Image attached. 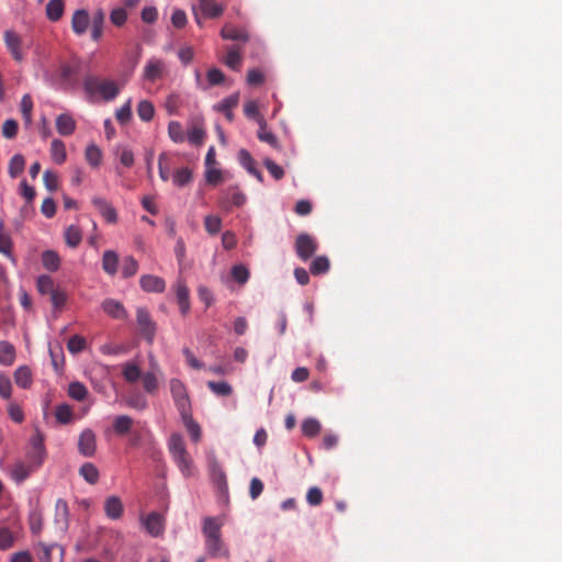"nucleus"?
Returning a JSON list of instances; mask_svg holds the SVG:
<instances>
[{
	"label": "nucleus",
	"mask_w": 562,
	"mask_h": 562,
	"mask_svg": "<svg viewBox=\"0 0 562 562\" xmlns=\"http://www.w3.org/2000/svg\"><path fill=\"white\" fill-rule=\"evenodd\" d=\"M168 449L173 462L184 476H191L194 472L193 460L187 451L183 437L180 434H172L168 441Z\"/></svg>",
	"instance_id": "f257e3e1"
},
{
	"label": "nucleus",
	"mask_w": 562,
	"mask_h": 562,
	"mask_svg": "<svg viewBox=\"0 0 562 562\" xmlns=\"http://www.w3.org/2000/svg\"><path fill=\"white\" fill-rule=\"evenodd\" d=\"M170 393L181 417H188L191 402L184 383L173 378L169 381Z\"/></svg>",
	"instance_id": "f03ea898"
},
{
	"label": "nucleus",
	"mask_w": 562,
	"mask_h": 562,
	"mask_svg": "<svg viewBox=\"0 0 562 562\" xmlns=\"http://www.w3.org/2000/svg\"><path fill=\"white\" fill-rule=\"evenodd\" d=\"M82 89L91 103L105 101V79L88 74L83 78Z\"/></svg>",
	"instance_id": "7ed1b4c3"
},
{
	"label": "nucleus",
	"mask_w": 562,
	"mask_h": 562,
	"mask_svg": "<svg viewBox=\"0 0 562 562\" xmlns=\"http://www.w3.org/2000/svg\"><path fill=\"white\" fill-rule=\"evenodd\" d=\"M296 256L302 261H307L318 249L317 240L307 233H301L296 236L294 244Z\"/></svg>",
	"instance_id": "20e7f679"
},
{
	"label": "nucleus",
	"mask_w": 562,
	"mask_h": 562,
	"mask_svg": "<svg viewBox=\"0 0 562 562\" xmlns=\"http://www.w3.org/2000/svg\"><path fill=\"white\" fill-rule=\"evenodd\" d=\"M136 323L140 335L146 339L148 344H153L157 330V325L151 318L147 308L137 307Z\"/></svg>",
	"instance_id": "39448f33"
},
{
	"label": "nucleus",
	"mask_w": 562,
	"mask_h": 562,
	"mask_svg": "<svg viewBox=\"0 0 562 562\" xmlns=\"http://www.w3.org/2000/svg\"><path fill=\"white\" fill-rule=\"evenodd\" d=\"M82 65L76 63L74 65L63 64L59 67L58 78L63 85H66L72 89L79 86V79L76 77L81 72Z\"/></svg>",
	"instance_id": "423d86ee"
},
{
	"label": "nucleus",
	"mask_w": 562,
	"mask_h": 562,
	"mask_svg": "<svg viewBox=\"0 0 562 562\" xmlns=\"http://www.w3.org/2000/svg\"><path fill=\"white\" fill-rule=\"evenodd\" d=\"M166 71V64L162 59L151 57L144 67L143 78L146 81L155 82L162 78Z\"/></svg>",
	"instance_id": "0eeeda50"
},
{
	"label": "nucleus",
	"mask_w": 562,
	"mask_h": 562,
	"mask_svg": "<svg viewBox=\"0 0 562 562\" xmlns=\"http://www.w3.org/2000/svg\"><path fill=\"white\" fill-rule=\"evenodd\" d=\"M97 448L95 435L90 428H86L81 431L78 439L79 453L86 458H90L94 454Z\"/></svg>",
	"instance_id": "6e6552de"
},
{
	"label": "nucleus",
	"mask_w": 562,
	"mask_h": 562,
	"mask_svg": "<svg viewBox=\"0 0 562 562\" xmlns=\"http://www.w3.org/2000/svg\"><path fill=\"white\" fill-rule=\"evenodd\" d=\"M90 24H92V19H90L88 10L77 9L74 12L71 19V29L76 35H83L88 31Z\"/></svg>",
	"instance_id": "1a4fd4ad"
},
{
	"label": "nucleus",
	"mask_w": 562,
	"mask_h": 562,
	"mask_svg": "<svg viewBox=\"0 0 562 562\" xmlns=\"http://www.w3.org/2000/svg\"><path fill=\"white\" fill-rule=\"evenodd\" d=\"M139 286L148 293H162L166 289V282L158 276L143 274L139 279Z\"/></svg>",
	"instance_id": "9d476101"
},
{
	"label": "nucleus",
	"mask_w": 562,
	"mask_h": 562,
	"mask_svg": "<svg viewBox=\"0 0 562 562\" xmlns=\"http://www.w3.org/2000/svg\"><path fill=\"white\" fill-rule=\"evenodd\" d=\"M4 43L13 59L21 61L23 59V53L21 49V37L19 34L12 30H7L4 32Z\"/></svg>",
	"instance_id": "9b49d317"
},
{
	"label": "nucleus",
	"mask_w": 562,
	"mask_h": 562,
	"mask_svg": "<svg viewBox=\"0 0 562 562\" xmlns=\"http://www.w3.org/2000/svg\"><path fill=\"white\" fill-rule=\"evenodd\" d=\"M205 549L212 558H228L229 551L222 537L205 538Z\"/></svg>",
	"instance_id": "f8f14e48"
},
{
	"label": "nucleus",
	"mask_w": 562,
	"mask_h": 562,
	"mask_svg": "<svg viewBox=\"0 0 562 562\" xmlns=\"http://www.w3.org/2000/svg\"><path fill=\"white\" fill-rule=\"evenodd\" d=\"M176 299L182 315H187L190 311V291L183 280L176 283Z\"/></svg>",
	"instance_id": "ddd939ff"
},
{
	"label": "nucleus",
	"mask_w": 562,
	"mask_h": 562,
	"mask_svg": "<svg viewBox=\"0 0 562 562\" xmlns=\"http://www.w3.org/2000/svg\"><path fill=\"white\" fill-rule=\"evenodd\" d=\"M120 368L124 381L130 384L136 383L143 375L142 368L135 360L123 362Z\"/></svg>",
	"instance_id": "4468645a"
},
{
	"label": "nucleus",
	"mask_w": 562,
	"mask_h": 562,
	"mask_svg": "<svg viewBox=\"0 0 562 562\" xmlns=\"http://www.w3.org/2000/svg\"><path fill=\"white\" fill-rule=\"evenodd\" d=\"M221 37L228 41L248 42L249 34L245 27H236L233 24L226 23L221 30Z\"/></svg>",
	"instance_id": "2eb2a0df"
},
{
	"label": "nucleus",
	"mask_w": 562,
	"mask_h": 562,
	"mask_svg": "<svg viewBox=\"0 0 562 562\" xmlns=\"http://www.w3.org/2000/svg\"><path fill=\"white\" fill-rule=\"evenodd\" d=\"M48 352L54 371L58 375H61L65 370V355L61 345L58 342L56 345H49Z\"/></svg>",
	"instance_id": "dca6fc26"
},
{
	"label": "nucleus",
	"mask_w": 562,
	"mask_h": 562,
	"mask_svg": "<svg viewBox=\"0 0 562 562\" xmlns=\"http://www.w3.org/2000/svg\"><path fill=\"white\" fill-rule=\"evenodd\" d=\"M56 128L61 136H69L76 130V122L68 113H61L56 119Z\"/></svg>",
	"instance_id": "f3484780"
},
{
	"label": "nucleus",
	"mask_w": 562,
	"mask_h": 562,
	"mask_svg": "<svg viewBox=\"0 0 562 562\" xmlns=\"http://www.w3.org/2000/svg\"><path fill=\"white\" fill-rule=\"evenodd\" d=\"M144 525L148 533L158 537L164 531L162 517L158 513H150L144 520Z\"/></svg>",
	"instance_id": "a211bd4d"
},
{
	"label": "nucleus",
	"mask_w": 562,
	"mask_h": 562,
	"mask_svg": "<svg viewBox=\"0 0 562 562\" xmlns=\"http://www.w3.org/2000/svg\"><path fill=\"white\" fill-rule=\"evenodd\" d=\"M222 526L223 521L218 517H205L203 519L202 532L205 538L222 537Z\"/></svg>",
	"instance_id": "6ab92c4d"
},
{
	"label": "nucleus",
	"mask_w": 562,
	"mask_h": 562,
	"mask_svg": "<svg viewBox=\"0 0 562 562\" xmlns=\"http://www.w3.org/2000/svg\"><path fill=\"white\" fill-rule=\"evenodd\" d=\"M14 382L19 387L23 390H29L33 383V375L31 369L27 366H20L14 371Z\"/></svg>",
	"instance_id": "aec40b11"
},
{
	"label": "nucleus",
	"mask_w": 562,
	"mask_h": 562,
	"mask_svg": "<svg viewBox=\"0 0 562 562\" xmlns=\"http://www.w3.org/2000/svg\"><path fill=\"white\" fill-rule=\"evenodd\" d=\"M105 13L102 8H99L92 18L91 24V38L99 42L103 35Z\"/></svg>",
	"instance_id": "412c9836"
},
{
	"label": "nucleus",
	"mask_w": 562,
	"mask_h": 562,
	"mask_svg": "<svg viewBox=\"0 0 562 562\" xmlns=\"http://www.w3.org/2000/svg\"><path fill=\"white\" fill-rule=\"evenodd\" d=\"M238 102H239V94L238 93H233V94L228 95L227 98L223 99L216 105V109L220 112H223L225 117L229 122H232L233 119H234V114H233L232 110L237 106Z\"/></svg>",
	"instance_id": "4be33fe9"
},
{
	"label": "nucleus",
	"mask_w": 562,
	"mask_h": 562,
	"mask_svg": "<svg viewBox=\"0 0 562 562\" xmlns=\"http://www.w3.org/2000/svg\"><path fill=\"white\" fill-rule=\"evenodd\" d=\"M43 267L49 272H56L60 267V257L57 251L47 249L41 256Z\"/></svg>",
	"instance_id": "5701e85b"
},
{
	"label": "nucleus",
	"mask_w": 562,
	"mask_h": 562,
	"mask_svg": "<svg viewBox=\"0 0 562 562\" xmlns=\"http://www.w3.org/2000/svg\"><path fill=\"white\" fill-rule=\"evenodd\" d=\"M199 7L201 12L211 19L218 18L224 12V7L214 0H199Z\"/></svg>",
	"instance_id": "b1692460"
},
{
	"label": "nucleus",
	"mask_w": 562,
	"mask_h": 562,
	"mask_svg": "<svg viewBox=\"0 0 562 562\" xmlns=\"http://www.w3.org/2000/svg\"><path fill=\"white\" fill-rule=\"evenodd\" d=\"M124 401L128 407L137 411H144L148 406L146 396L139 391L131 392L130 394L126 395Z\"/></svg>",
	"instance_id": "393cba45"
},
{
	"label": "nucleus",
	"mask_w": 562,
	"mask_h": 562,
	"mask_svg": "<svg viewBox=\"0 0 562 562\" xmlns=\"http://www.w3.org/2000/svg\"><path fill=\"white\" fill-rule=\"evenodd\" d=\"M33 467L25 465L23 462H16L11 471V477L15 481L16 484L23 483L34 471Z\"/></svg>",
	"instance_id": "a878e982"
},
{
	"label": "nucleus",
	"mask_w": 562,
	"mask_h": 562,
	"mask_svg": "<svg viewBox=\"0 0 562 562\" xmlns=\"http://www.w3.org/2000/svg\"><path fill=\"white\" fill-rule=\"evenodd\" d=\"M64 1L63 0H49L46 4V16L52 22H57L64 14Z\"/></svg>",
	"instance_id": "bb28decb"
},
{
	"label": "nucleus",
	"mask_w": 562,
	"mask_h": 562,
	"mask_svg": "<svg viewBox=\"0 0 562 562\" xmlns=\"http://www.w3.org/2000/svg\"><path fill=\"white\" fill-rule=\"evenodd\" d=\"M158 374L155 371H147L142 375L143 387L148 394H156L159 387Z\"/></svg>",
	"instance_id": "cd10ccee"
},
{
	"label": "nucleus",
	"mask_w": 562,
	"mask_h": 562,
	"mask_svg": "<svg viewBox=\"0 0 562 562\" xmlns=\"http://www.w3.org/2000/svg\"><path fill=\"white\" fill-rule=\"evenodd\" d=\"M224 63L233 70H239L241 66V54L238 46H228Z\"/></svg>",
	"instance_id": "c85d7f7f"
},
{
	"label": "nucleus",
	"mask_w": 562,
	"mask_h": 562,
	"mask_svg": "<svg viewBox=\"0 0 562 562\" xmlns=\"http://www.w3.org/2000/svg\"><path fill=\"white\" fill-rule=\"evenodd\" d=\"M15 359L14 346L5 340L0 341V364L11 366Z\"/></svg>",
	"instance_id": "c756f323"
},
{
	"label": "nucleus",
	"mask_w": 562,
	"mask_h": 562,
	"mask_svg": "<svg viewBox=\"0 0 562 562\" xmlns=\"http://www.w3.org/2000/svg\"><path fill=\"white\" fill-rule=\"evenodd\" d=\"M114 155L122 166L131 168L134 165V154L128 146H117L114 150Z\"/></svg>",
	"instance_id": "7c9ffc66"
},
{
	"label": "nucleus",
	"mask_w": 562,
	"mask_h": 562,
	"mask_svg": "<svg viewBox=\"0 0 562 562\" xmlns=\"http://www.w3.org/2000/svg\"><path fill=\"white\" fill-rule=\"evenodd\" d=\"M50 154H52V159L55 161V164H57V165L64 164L67 158V153H66V147H65L64 142L58 138L53 139V142L50 144Z\"/></svg>",
	"instance_id": "2f4dec72"
},
{
	"label": "nucleus",
	"mask_w": 562,
	"mask_h": 562,
	"mask_svg": "<svg viewBox=\"0 0 562 562\" xmlns=\"http://www.w3.org/2000/svg\"><path fill=\"white\" fill-rule=\"evenodd\" d=\"M4 221L0 218V252L14 261V256L12 254L13 241L11 237L7 234H3Z\"/></svg>",
	"instance_id": "473e14b6"
},
{
	"label": "nucleus",
	"mask_w": 562,
	"mask_h": 562,
	"mask_svg": "<svg viewBox=\"0 0 562 562\" xmlns=\"http://www.w3.org/2000/svg\"><path fill=\"white\" fill-rule=\"evenodd\" d=\"M64 236L66 244L71 248L78 247L82 239L80 227L74 224L65 229Z\"/></svg>",
	"instance_id": "72a5a7b5"
},
{
	"label": "nucleus",
	"mask_w": 562,
	"mask_h": 562,
	"mask_svg": "<svg viewBox=\"0 0 562 562\" xmlns=\"http://www.w3.org/2000/svg\"><path fill=\"white\" fill-rule=\"evenodd\" d=\"M29 525L30 530L32 535H40L43 529V515L42 510L36 506L35 508L31 509L29 514Z\"/></svg>",
	"instance_id": "f704fd0d"
},
{
	"label": "nucleus",
	"mask_w": 562,
	"mask_h": 562,
	"mask_svg": "<svg viewBox=\"0 0 562 562\" xmlns=\"http://www.w3.org/2000/svg\"><path fill=\"white\" fill-rule=\"evenodd\" d=\"M137 271H138L137 260L131 255L125 256L122 260V266H121L122 278L130 279V278L134 277L137 273Z\"/></svg>",
	"instance_id": "c9c22d12"
},
{
	"label": "nucleus",
	"mask_w": 562,
	"mask_h": 562,
	"mask_svg": "<svg viewBox=\"0 0 562 562\" xmlns=\"http://www.w3.org/2000/svg\"><path fill=\"white\" fill-rule=\"evenodd\" d=\"M36 289L42 295H50L57 289V286H55L54 280L50 276L41 274L36 279Z\"/></svg>",
	"instance_id": "e433bc0d"
},
{
	"label": "nucleus",
	"mask_w": 562,
	"mask_h": 562,
	"mask_svg": "<svg viewBox=\"0 0 562 562\" xmlns=\"http://www.w3.org/2000/svg\"><path fill=\"white\" fill-rule=\"evenodd\" d=\"M25 168V159L22 154H15L9 161L8 172L11 178L20 176Z\"/></svg>",
	"instance_id": "4c0bfd02"
},
{
	"label": "nucleus",
	"mask_w": 562,
	"mask_h": 562,
	"mask_svg": "<svg viewBox=\"0 0 562 562\" xmlns=\"http://www.w3.org/2000/svg\"><path fill=\"white\" fill-rule=\"evenodd\" d=\"M133 425V419L127 415L116 416L113 420V430L116 435L123 436L127 434Z\"/></svg>",
	"instance_id": "58836bf2"
},
{
	"label": "nucleus",
	"mask_w": 562,
	"mask_h": 562,
	"mask_svg": "<svg viewBox=\"0 0 562 562\" xmlns=\"http://www.w3.org/2000/svg\"><path fill=\"white\" fill-rule=\"evenodd\" d=\"M79 474L89 483L94 484L99 480V470L91 462H85L80 469Z\"/></svg>",
	"instance_id": "ea45409f"
},
{
	"label": "nucleus",
	"mask_w": 562,
	"mask_h": 562,
	"mask_svg": "<svg viewBox=\"0 0 562 562\" xmlns=\"http://www.w3.org/2000/svg\"><path fill=\"white\" fill-rule=\"evenodd\" d=\"M330 262L326 256H317L313 259L310 271L313 276L326 273L329 270Z\"/></svg>",
	"instance_id": "a19ab883"
},
{
	"label": "nucleus",
	"mask_w": 562,
	"mask_h": 562,
	"mask_svg": "<svg viewBox=\"0 0 562 562\" xmlns=\"http://www.w3.org/2000/svg\"><path fill=\"white\" fill-rule=\"evenodd\" d=\"M137 115L144 122H150L155 115L154 104L148 100H142L137 104Z\"/></svg>",
	"instance_id": "79ce46f5"
},
{
	"label": "nucleus",
	"mask_w": 562,
	"mask_h": 562,
	"mask_svg": "<svg viewBox=\"0 0 562 562\" xmlns=\"http://www.w3.org/2000/svg\"><path fill=\"white\" fill-rule=\"evenodd\" d=\"M55 417L57 423L60 425H68L72 422V411L71 407L66 404H59L56 407Z\"/></svg>",
	"instance_id": "37998d69"
},
{
	"label": "nucleus",
	"mask_w": 562,
	"mask_h": 562,
	"mask_svg": "<svg viewBox=\"0 0 562 562\" xmlns=\"http://www.w3.org/2000/svg\"><path fill=\"white\" fill-rule=\"evenodd\" d=\"M26 460L29 461V464L31 467H33L34 469H38L43 465L46 457H47V451L46 450H35V449H30L26 451Z\"/></svg>",
	"instance_id": "c03bdc74"
},
{
	"label": "nucleus",
	"mask_w": 562,
	"mask_h": 562,
	"mask_svg": "<svg viewBox=\"0 0 562 562\" xmlns=\"http://www.w3.org/2000/svg\"><path fill=\"white\" fill-rule=\"evenodd\" d=\"M259 124H260V128L257 134L258 138L261 142L268 143L269 145H271L274 148H279V142H278L277 136L272 132L266 130V122L263 119L259 120Z\"/></svg>",
	"instance_id": "a18cd8bd"
},
{
	"label": "nucleus",
	"mask_w": 562,
	"mask_h": 562,
	"mask_svg": "<svg viewBox=\"0 0 562 562\" xmlns=\"http://www.w3.org/2000/svg\"><path fill=\"white\" fill-rule=\"evenodd\" d=\"M85 156L91 167H98L101 162L102 151L95 144H90L86 148Z\"/></svg>",
	"instance_id": "49530a36"
},
{
	"label": "nucleus",
	"mask_w": 562,
	"mask_h": 562,
	"mask_svg": "<svg viewBox=\"0 0 562 562\" xmlns=\"http://www.w3.org/2000/svg\"><path fill=\"white\" fill-rule=\"evenodd\" d=\"M88 390L83 383L74 381L69 383L68 395L76 401H83L87 397Z\"/></svg>",
	"instance_id": "de8ad7c7"
},
{
	"label": "nucleus",
	"mask_w": 562,
	"mask_h": 562,
	"mask_svg": "<svg viewBox=\"0 0 562 562\" xmlns=\"http://www.w3.org/2000/svg\"><path fill=\"white\" fill-rule=\"evenodd\" d=\"M123 514V505L119 497H108V518L119 519Z\"/></svg>",
	"instance_id": "09e8293b"
},
{
	"label": "nucleus",
	"mask_w": 562,
	"mask_h": 562,
	"mask_svg": "<svg viewBox=\"0 0 562 562\" xmlns=\"http://www.w3.org/2000/svg\"><path fill=\"white\" fill-rule=\"evenodd\" d=\"M322 429L321 423L315 418H306L302 423V432L306 437H315Z\"/></svg>",
	"instance_id": "8fccbe9b"
},
{
	"label": "nucleus",
	"mask_w": 562,
	"mask_h": 562,
	"mask_svg": "<svg viewBox=\"0 0 562 562\" xmlns=\"http://www.w3.org/2000/svg\"><path fill=\"white\" fill-rule=\"evenodd\" d=\"M108 315L116 319H126L127 312L125 307L117 301L108 300Z\"/></svg>",
	"instance_id": "3c124183"
},
{
	"label": "nucleus",
	"mask_w": 562,
	"mask_h": 562,
	"mask_svg": "<svg viewBox=\"0 0 562 562\" xmlns=\"http://www.w3.org/2000/svg\"><path fill=\"white\" fill-rule=\"evenodd\" d=\"M21 113L26 125L32 123L33 101L30 94H24L20 103Z\"/></svg>",
	"instance_id": "603ef678"
},
{
	"label": "nucleus",
	"mask_w": 562,
	"mask_h": 562,
	"mask_svg": "<svg viewBox=\"0 0 562 562\" xmlns=\"http://www.w3.org/2000/svg\"><path fill=\"white\" fill-rule=\"evenodd\" d=\"M87 346L86 338L80 335H74L68 339L67 348L72 355H77L85 350Z\"/></svg>",
	"instance_id": "864d4df0"
},
{
	"label": "nucleus",
	"mask_w": 562,
	"mask_h": 562,
	"mask_svg": "<svg viewBox=\"0 0 562 562\" xmlns=\"http://www.w3.org/2000/svg\"><path fill=\"white\" fill-rule=\"evenodd\" d=\"M186 427L194 442H198L201 439V428L200 426L192 419L191 411H189L188 417H181Z\"/></svg>",
	"instance_id": "5fc2aeb1"
},
{
	"label": "nucleus",
	"mask_w": 562,
	"mask_h": 562,
	"mask_svg": "<svg viewBox=\"0 0 562 562\" xmlns=\"http://www.w3.org/2000/svg\"><path fill=\"white\" fill-rule=\"evenodd\" d=\"M116 121L124 125L127 124L132 119V100L128 99L122 108L115 112Z\"/></svg>",
	"instance_id": "6e6d98bb"
},
{
	"label": "nucleus",
	"mask_w": 562,
	"mask_h": 562,
	"mask_svg": "<svg viewBox=\"0 0 562 562\" xmlns=\"http://www.w3.org/2000/svg\"><path fill=\"white\" fill-rule=\"evenodd\" d=\"M69 508L68 504L64 498H58L55 505V520L58 521L61 518L65 526H68Z\"/></svg>",
	"instance_id": "4d7b16f0"
},
{
	"label": "nucleus",
	"mask_w": 562,
	"mask_h": 562,
	"mask_svg": "<svg viewBox=\"0 0 562 562\" xmlns=\"http://www.w3.org/2000/svg\"><path fill=\"white\" fill-rule=\"evenodd\" d=\"M168 135L175 143H182L184 140V132L181 123L171 121L168 124Z\"/></svg>",
	"instance_id": "13d9d810"
},
{
	"label": "nucleus",
	"mask_w": 562,
	"mask_h": 562,
	"mask_svg": "<svg viewBox=\"0 0 562 562\" xmlns=\"http://www.w3.org/2000/svg\"><path fill=\"white\" fill-rule=\"evenodd\" d=\"M207 387L220 396H228L232 394L233 389L227 382H215V381H209Z\"/></svg>",
	"instance_id": "bf43d9fd"
},
{
	"label": "nucleus",
	"mask_w": 562,
	"mask_h": 562,
	"mask_svg": "<svg viewBox=\"0 0 562 562\" xmlns=\"http://www.w3.org/2000/svg\"><path fill=\"white\" fill-rule=\"evenodd\" d=\"M192 180V172L189 168H180L173 175V183L177 187H184Z\"/></svg>",
	"instance_id": "052dcab7"
},
{
	"label": "nucleus",
	"mask_w": 562,
	"mask_h": 562,
	"mask_svg": "<svg viewBox=\"0 0 562 562\" xmlns=\"http://www.w3.org/2000/svg\"><path fill=\"white\" fill-rule=\"evenodd\" d=\"M19 123L14 119H8L2 124V135L7 139H12L18 135Z\"/></svg>",
	"instance_id": "680f3d73"
},
{
	"label": "nucleus",
	"mask_w": 562,
	"mask_h": 562,
	"mask_svg": "<svg viewBox=\"0 0 562 562\" xmlns=\"http://www.w3.org/2000/svg\"><path fill=\"white\" fill-rule=\"evenodd\" d=\"M204 227L211 235H216L222 228V220L215 215H207L204 218Z\"/></svg>",
	"instance_id": "e2e57ef3"
},
{
	"label": "nucleus",
	"mask_w": 562,
	"mask_h": 562,
	"mask_svg": "<svg viewBox=\"0 0 562 562\" xmlns=\"http://www.w3.org/2000/svg\"><path fill=\"white\" fill-rule=\"evenodd\" d=\"M19 193L25 199L26 204H32L36 196L34 187L30 186L25 179L20 182Z\"/></svg>",
	"instance_id": "0e129e2a"
},
{
	"label": "nucleus",
	"mask_w": 562,
	"mask_h": 562,
	"mask_svg": "<svg viewBox=\"0 0 562 562\" xmlns=\"http://www.w3.org/2000/svg\"><path fill=\"white\" fill-rule=\"evenodd\" d=\"M232 277L239 284H245L249 279V270L243 265H236L232 268Z\"/></svg>",
	"instance_id": "69168bd1"
},
{
	"label": "nucleus",
	"mask_w": 562,
	"mask_h": 562,
	"mask_svg": "<svg viewBox=\"0 0 562 562\" xmlns=\"http://www.w3.org/2000/svg\"><path fill=\"white\" fill-rule=\"evenodd\" d=\"M226 194L232 205L241 206L246 201V195L236 187L228 188Z\"/></svg>",
	"instance_id": "338daca9"
},
{
	"label": "nucleus",
	"mask_w": 562,
	"mask_h": 562,
	"mask_svg": "<svg viewBox=\"0 0 562 562\" xmlns=\"http://www.w3.org/2000/svg\"><path fill=\"white\" fill-rule=\"evenodd\" d=\"M50 302L55 310H61L67 302V293L59 288H57L50 294Z\"/></svg>",
	"instance_id": "774afa93"
}]
</instances>
